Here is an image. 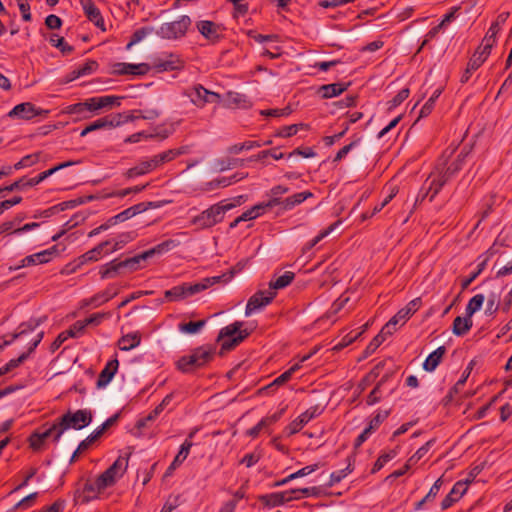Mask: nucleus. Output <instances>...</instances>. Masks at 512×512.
Instances as JSON below:
<instances>
[{
    "mask_svg": "<svg viewBox=\"0 0 512 512\" xmlns=\"http://www.w3.org/2000/svg\"><path fill=\"white\" fill-rule=\"evenodd\" d=\"M241 199H243V196H239L237 198V203H226L225 201H221L217 204H214L208 209L202 211L199 215L193 217L191 223L198 229L211 228L222 222L225 213L236 207L237 204H240Z\"/></svg>",
    "mask_w": 512,
    "mask_h": 512,
    "instance_id": "f257e3e1",
    "label": "nucleus"
},
{
    "mask_svg": "<svg viewBox=\"0 0 512 512\" xmlns=\"http://www.w3.org/2000/svg\"><path fill=\"white\" fill-rule=\"evenodd\" d=\"M192 26V19L188 15H181L174 21L163 23L156 31V35L164 40H180L184 38Z\"/></svg>",
    "mask_w": 512,
    "mask_h": 512,
    "instance_id": "f03ea898",
    "label": "nucleus"
},
{
    "mask_svg": "<svg viewBox=\"0 0 512 512\" xmlns=\"http://www.w3.org/2000/svg\"><path fill=\"white\" fill-rule=\"evenodd\" d=\"M242 326V322L236 321L220 330L217 341L221 342V355L234 349L249 336L247 330H241Z\"/></svg>",
    "mask_w": 512,
    "mask_h": 512,
    "instance_id": "7ed1b4c3",
    "label": "nucleus"
},
{
    "mask_svg": "<svg viewBox=\"0 0 512 512\" xmlns=\"http://www.w3.org/2000/svg\"><path fill=\"white\" fill-rule=\"evenodd\" d=\"M57 420L59 421L60 429L55 434V442H58L62 434L69 428L80 430L88 426L92 422V413L91 411L86 409H80L74 413L68 411L66 414H64Z\"/></svg>",
    "mask_w": 512,
    "mask_h": 512,
    "instance_id": "20e7f679",
    "label": "nucleus"
},
{
    "mask_svg": "<svg viewBox=\"0 0 512 512\" xmlns=\"http://www.w3.org/2000/svg\"><path fill=\"white\" fill-rule=\"evenodd\" d=\"M185 94L197 107H203L207 103H219L221 99L218 93L210 91L200 84L187 89Z\"/></svg>",
    "mask_w": 512,
    "mask_h": 512,
    "instance_id": "39448f33",
    "label": "nucleus"
},
{
    "mask_svg": "<svg viewBox=\"0 0 512 512\" xmlns=\"http://www.w3.org/2000/svg\"><path fill=\"white\" fill-rule=\"evenodd\" d=\"M49 113V110L38 108L31 102H23L14 106V108L8 113V117L31 120L36 116L46 118Z\"/></svg>",
    "mask_w": 512,
    "mask_h": 512,
    "instance_id": "423d86ee",
    "label": "nucleus"
},
{
    "mask_svg": "<svg viewBox=\"0 0 512 512\" xmlns=\"http://www.w3.org/2000/svg\"><path fill=\"white\" fill-rule=\"evenodd\" d=\"M201 288L202 287L197 286L196 283H183L166 290L164 295L168 301H181L201 292Z\"/></svg>",
    "mask_w": 512,
    "mask_h": 512,
    "instance_id": "0eeeda50",
    "label": "nucleus"
},
{
    "mask_svg": "<svg viewBox=\"0 0 512 512\" xmlns=\"http://www.w3.org/2000/svg\"><path fill=\"white\" fill-rule=\"evenodd\" d=\"M184 65V60L178 54L169 53L165 58H156L152 68L155 72L161 73L165 71L182 70Z\"/></svg>",
    "mask_w": 512,
    "mask_h": 512,
    "instance_id": "6e6552de",
    "label": "nucleus"
},
{
    "mask_svg": "<svg viewBox=\"0 0 512 512\" xmlns=\"http://www.w3.org/2000/svg\"><path fill=\"white\" fill-rule=\"evenodd\" d=\"M276 296L274 291H258L253 294L246 305L245 315L249 316L254 311L259 310L268 305Z\"/></svg>",
    "mask_w": 512,
    "mask_h": 512,
    "instance_id": "1a4fd4ad",
    "label": "nucleus"
},
{
    "mask_svg": "<svg viewBox=\"0 0 512 512\" xmlns=\"http://www.w3.org/2000/svg\"><path fill=\"white\" fill-rule=\"evenodd\" d=\"M198 32L208 41L217 43L222 38L223 27L210 20H201L196 23Z\"/></svg>",
    "mask_w": 512,
    "mask_h": 512,
    "instance_id": "9d476101",
    "label": "nucleus"
},
{
    "mask_svg": "<svg viewBox=\"0 0 512 512\" xmlns=\"http://www.w3.org/2000/svg\"><path fill=\"white\" fill-rule=\"evenodd\" d=\"M320 414L321 410L318 406L310 407L287 426L288 434L293 435L298 433L309 421L318 417Z\"/></svg>",
    "mask_w": 512,
    "mask_h": 512,
    "instance_id": "9b49d317",
    "label": "nucleus"
},
{
    "mask_svg": "<svg viewBox=\"0 0 512 512\" xmlns=\"http://www.w3.org/2000/svg\"><path fill=\"white\" fill-rule=\"evenodd\" d=\"M44 336V332H39L35 339L30 342L29 348L27 352L22 353L17 359H11L8 363H6L3 367L0 368V377L7 374L14 368L18 367L21 363H23L28 356L36 349L39 343L42 341Z\"/></svg>",
    "mask_w": 512,
    "mask_h": 512,
    "instance_id": "f8f14e48",
    "label": "nucleus"
},
{
    "mask_svg": "<svg viewBox=\"0 0 512 512\" xmlns=\"http://www.w3.org/2000/svg\"><path fill=\"white\" fill-rule=\"evenodd\" d=\"M440 165L441 164H437L435 171L426 179L428 180L426 187L430 193V201L434 199L442 187L449 181V179L443 174V169L440 168Z\"/></svg>",
    "mask_w": 512,
    "mask_h": 512,
    "instance_id": "ddd939ff",
    "label": "nucleus"
},
{
    "mask_svg": "<svg viewBox=\"0 0 512 512\" xmlns=\"http://www.w3.org/2000/svg\"><path fill=\"white\" fill-rule=\"evenodd\" d=\"M121 117L120 116H114V114L106 115L102 118H99L92 123H90L88 126H86L80 133L81 137L86 136L88 133L105 129V128H113L120 125Z\"/></svg>",
    "mask_w": 512,
    "mask_h": 512,
    "instance_id": "4468645a",
    "label": "nucleus"
},
{
    "mask_svg": "<svg viewBox=\"0 0 512 512\" xmlns=\"http://www.w3.org/2000/svg\"><path fill=\"white\" fill-rule=\"evenodd\" d=\"M469 154V150L464 147L460 153L457 155L456 159L447 165L446 160L440 159L437 164H441L440 168L443 169V174L450 180L456 173H458L466 160V157Z\"/></svg>",
    "mask_w": 512,
    "mask_h": 512,
    "instance_id": "2eb2a0df",
    "label": "nucleus"
},
{
    "mask_svg": "<svg viewBox=\"0 0 512 512\" xmlns=\"http://www.w3.org/2000/svg\"><path fill=\"white\" fill-rule=\"evenodd\" d=\"M58 253L57 246L54 245L49 249L43 250L41 252L26 256L22 261L21 265L17 266L15 269H19L26 266L36 265V264H44L48 263L54 255Z\"/></svg>",
    "mask_w": 512,
    "mask_h": 512,
    "instance_id": "dca6fc26",
    "label": "nucleus"
},
{
    "mask_svg": "<svg viewBox=\"0 0 512 512\" xmlns=\"http://www.w3.org/2000/svg\"><path fill=\"white\" fill-rule=\"evenodd\" d=\"M299 499H301V496L300 495L293 496L292 493L290 492V490L261 495L259 497V500L265 506H280V505H283L284 503L290 502L292 500H299Z\"/></svg>",
    "mask_w": 512,
    "mask_h": 512,
    "instance_id": "f3484780",
    "label": "nucleus"
},
{
    "mask_svg": "<svg viewBox=\"0 0 512 512\" xmlns=\"http://www.w3.org/2000/svg\"><path fill=\"white\" fill-rule=\"evenodd\" d=\"M158 207H160V204H158L157 202H141V203L133 205V206L123 210L122 212L118 213L117 215H115V220L118 223H121V222H124V221L136 216L137 214H140L150 208H158Z\"/></svg>",
    "mask_w": 512,
    "mask_h": 512,
    "instance_id": "a211bd4d",
    "label": "nucleus"
},
{
    "mask_svg": "<svg viewBox=\"0 0 512 512\" xmlns=\"http://www.w3.org/2000/svg\"><path fill=\"white\" fill-rule=\"evenodd\" d=\"M122 96L106 95L88 99V111H96L106 107L120 106Z\"/></svg>",
    "mask_w": 512,
    "mask_h": 512,
    "instance_id": "6ab92c4d",
    "label": "nucleus"
},
{
    "mask_svg": "<svg viewBox=\"0 0 512 512\" xmlns=\"http://www.w3.org/2000/svg\"><path fill=\"white\" fill-rule=\"evenodd\" d=\"M469 483L470 480L456 482L448 495L442 500L441 508L443 510L448 509L457 502L465 494Z\"/></svg>",
    "mask_w": 512,
    "mask_h": 512,
    "instance_id": "aec40b11",
    "label": "nucleus"
},
{
    "mask_svg": "<svg viewBox=\"0 0 512 512\" xmlns=\"http://www.w3.org/2000/svg\"><path fill=\"white\" fill-rule=\"evenodd\" d=\"M85 15L102 31H105V25L100 10L96 7L92 0H79Z\"/></svg>",
    "mask_w": 512,
    "mask_h": 512,
    "instance_id": "412c9836",
    "label": "nucleus"
},
{
    "mask_svg": "<svg viewBox=\"0 0 512 512\" xmlns=\"http://www.w3.org/2000/svg\"><path fill=\"white\" fill-rule=\"evenodd\" d=\"M111 244H112V241H110V240L101 242L100 244H98L97 246L92 248L91 250H89L86 253L79 256L76 260V262H77L76 266L79 267L88 262H95V261L99 260L101 258V256L103 255V253L104 252L106 253L105 248L107 246H110Z\"/></svg>",
    "mask_w": 512,
    "mask_h": 512,
    "instance_id": "4be33fe9",
    "label": "nucleus"
},
{
    "mask_svg": "<svg viewBox=\"0 0 512 512\" xmlns=\"http://www.w3.org/2000/svg\"><path fill=\"white\" fill-rule=\"evenodd\" d=\"M487 58L488 56H484V54H482V50L477 48L473 56L470 58L467 64V68L465 69L464 73L461 76V83L468 82L472 73L476 71L478 68H480Z\"/></svg>",
    "mask_w": 512,
    "mask_h": 512,
    "instance_id": "5701e85b",
    "label": "nucleus"
},
{
    "mask_svg": "<svg viewBox=\"0 0 512 512\" xmlns=\"http://www.w3.org/2000/svg\"><path fill=\"white\" fill-rule=\"evenodd\" d=\"M119 367V361L117 358H114L107 362L103 370L100 372L99 377L97 379V387L104 388L106 387L114 375L116 374Z\"/></svg>",
    "mask_w": 512,
    "mask_h": 512,
    "instance_id": "b1692460",
    "label": "nucleus"
},
{
    "mask_svg": "<svg viewBox=\"0 0 512 512\" xmlns=\"http://www.w3.org/2000/svg\"><path fill=\"white\" fill-rule=\"evenodd\" d=\"M311 197H313V194L310 191L299 192L285 199H281V197H279L278 206H281L282 210H291Z\"/></svg>",
    "mask_w": 512,
    "mask_h": 512,
    "instance_id": "393cba45",
    "label": "nucleus"
},
{
    "mask_svg": "<svg viewBox=\"0 0 512 512\" xmlns=\"http://www.w3.org/2000/svg\"><path fill=\"white\" fill-rule=\"evenodd\" d=\"M130 454L131 453L127 454L125 457L119 456L115 462L103 473L106 475L108 474V476H113V479L116 482V480L122 477L127 470Z\"/></svg>",
    "mask_w": 512,
    "mask_h": 512,
    "instance_id": "a878e982",
    "label": "nucleus"
},
{
    "mask_svg": "<svg viewBox=\"0 0 512 512\" xmlns=\"http://www.w3.org/2000/svg\"><path fill=\"white\" fill-rule=\"evenodd\" d=\"M178 245H179V242L177 240L168 239V240H165V241L161 242L160 244L154 246L153 248L142 252V257H146L147 259H149L155 255L164 254V253L174 249Z\"/></svg>",
    "mask_w": 512,
    "mask_h": 512,
    "instance_id": "bb28decb",
    "label": "nucleus"
},
{
    "mask_svg": "<svg viewBox=\"0 0 512 512\" xmlns=\"http://www.w3.org/2000/svg\"><path fill=\"white\" fill-rule=\"evenodd\" d=\"M227 106L230 108L248 109L252 106V102L245 94L238 92H228Z\"/></svg>",
    "mask_w": 512,
    "mask_h": 512,
    "instance_id": "cd10ccee",
    "label": "nucleus"
},
{
    "mask_svg": "<svg viewBox=\"0 0 512 512\" xmlns=\"http://www.w3.org/2000/svg\"><path fill=\"white\" fill-rule=\"evenodd\" d=\"M177 368L184 373H189L195 369L201 368L194 350L191 351V354L182 356L177 361Z\"/></svg>",
    "mask_w": 512,
    "mask_h": 512,
    "instance_id": "c85d7f7f",
    "label": "nucleus"
},
{
    "mask_svg": "<svg viewBox=\"0 0 512 512\" xmlns=\"http://www.w3.org/2000/svg\"><path fill=\"white\" fill-rule=\"evenodd\" d=\"M76 163L77 162H74V161H67V162L60 163L59 165H56V166H54L51 169H48V170H46L44 172H41L36 177L28 179L29 182H27L26 184L29 185L30 187L38 185L39 183L44 181L46 178H48L49 176L53 175L55 172H57V171H59L61 169H64L66 167H70V166H72V165H74Z\"/></svg>",
    "mask_w": 512,
    "mask_h": 512,
    "instance_id": "c756f323",
    "label": "nucleus"
},
{
    "mask_svg": "<svg viewBox=\"0 0 512 512\" xmlns=\"http://www.w3.org/2000/svg\"><path fill=\"white\" fill-rule=\"evenodd\" d=\"M318 468H319V464H312V465L305 466V467L299 469L298 471L288 475L286 478L274 482L272 484V487L283 486V485L289 483L290 481H292L294 479L301 478V477H304V476H307V475L313 473Z\"/></svg>",
    "mask_w": 512,
    "mask_h": 512,
    "instance_id": "7c9ffc66",
    "label": "nucleus"
},
{
    "mask_svg": "<svg viewBox=\"0 0 512 512\" xmlns=\"http://www.w3.org/2000/svg\"><path fill=\"white\" fill-rule=\"evenodd\" d=\"M421 300L420 298H415L410 301L404 308L400 309L393 318L399 323L402 321V324L408 320L420 307Z\"/></svg>",
    "mask_w": 512,
    "mask_h": 512,
    "instance_id": "2f4dec72",
    "label": "nucleus"
},
{
    "mask_svg": "<svg viewBox=\"0 0 512 512\" xmlns=\"http://www.w3.org/2000/svg\"><path fill=\"white\" fill-rule=\"evenodd\" d=\"M473 326L472 318L465 315V317L457 316L452 325V332L456 336H464Z\"/></svg>",
    "mask_w": 512,
    "mask_h": 512,
    "instance_id": "473e14b6",
    "label": "nucleus"
},
{
    "mask_svg": "<svg viewBox=\"0 0 512 512\" xmlns=\"http://www.w3.org/2000/svg\"><path fill=\"white\" fill-rule=\"evenodd\" d=\"M350 83H332L326 84L319 88V93H321L322 98L328 99L332 97H336L347 90Z\"/></svg>",
    "mask_w": 512,
    "mask_h": 512,
    "instance_id": "72a5a7b5",
    "label": "nucleus"
},
{
    "mask_svg": "<svg viewBox=\"0 0 512 512\" xmlns=\"http://www.w3.org/2000/svg\"><path fill=\"white\" fill-rule=\"evenodd\" d=\"M445 352L446 348L444 346L438 347L426 358V360L423 363V369L427 372L434 371L441 362V359L444 356Z\"/></svg>",
    "mask_w": 512,
    "mask_h": 512,
    "instance_id": "f704fd0d",
    "label": "nucleus"
},
{
    "mask_svg": "<svg viewBox=\"0 0 512 512\" xmlns=\"http://www.w3.org/2000/svg\"><path fill=\"white\" fill-rule=\"evenodd\" d=\"M102 491L98 488L96 480L94 482L87 481L84 484L82 492L79 494V498L82 503H88L96 498Z\"/></svg>",
    "mask_w": 512,
    "mask_h": 512,
    "instance_id": "c9c22d12",
    "label": "nucleus"
},
{
    "mask_svg": "<svg viewBox=\"0 0 512 512\" xmlns=\"http://www.w3.org/2000/svg\"><path fill=\"white\" fill-rule=\"evenodd\" d=\"M201 367L213 360L215 348L211 345H203L193 349Z\"/></svg>",
    "mask_w": 512,
    "mask_h": 512,
    "instance_id": "e433bc0d",
    "label": "nucleus"
},
{
    "mask_svg": "<svg viewBox=\"0 0 512 512\" xmlns=\"http://www.w3.org/2000/svg\"><path fill=\"white\" fill-rule=\"evenodd\" d=\"M45 319H46V317L38 318V319H30L27 322L21 323L18 327V331L16 333H14L9 340H12V342H13L15 339L20 338L21 336H23L29 332L34 331L41 323H43V321Z\"/></svg>",
    "mask_w": 512,
    "mask_h": 512,
    "instance_id": "4c0bfd02",
    "label": "nucleus"
},
{
    "mask_svg": "<svg viewBox=\"0 0 512 512\" xmlns=\"http://www.w3.org/2000/svg\"><path fill=\"white\" fill-rule=\"evenodd\" d=\"M141 335L138 332L129 333L122 336L118 341V346L123 351H129L140 345Z\"/></svg>",
    "mask_w": 512,
    "mask_h": 512,
    "instance_id": "58836bf2",
    "label": "nucleus"
},
{
    "mask_svg": "<svg viewBox=\"0 0 512 512\" xmlns=\"http://www.w3.org/2000/svg\"><path fill=\"white\" fill-rule=\"evenodd\" d=\"M119 260L115 259L103 265L100 268V275L102 279L114 278L119 274L124 273L123 268L119 265Z\"/></svg>",
    "mask_w": 512,
    "mask_h": 512,
    "instance_id": "ea45409f",
    "label": "nucleus"
},
{
    "mask_svg": "<svg viewBox=\"0 0 512 512\" xmlns=\"http://www.w3.org/2000/svg\"><path fill=\"white\" fill-rule=\"evenodd\" d=\"M387 361L379 362L359 383L361 391L365 390L367 386L371 385L380 375L381 370L385 367Z\"/></svg>",
    "mask_w": 512,
    "mask_h": 512,
    "instance_id": "a19ab883",
    "label": "nucleus"
},
{
    "mask_svg": "<svg viewBox=\"0 0 512 512\" xmlns=\"http://www.w3.org/2000/svg\"><path fill=\"white\" fill-rule=\"evenodd\" d=\"M233 275H234V270H231L229 272V274L224 273V274L219 275V276H213V277L204 278V279H202L200 282H198L196 284H197V286L202 287L201 288V292H202L205 289L209 288L210 286H212V285H214L216 283L229 281L233 277Z\"/></svg>",
    "mask_w": 512,
    "mask_h": 512,
    "instance_id": "79ce46f5",
    "label": "nucleus"
},
{
    "mask_svg": "<svg viewBox=\"0 0 512 512\" xmlns=\"http://www.w3.org/2000/svg\"><path fill=\"white\" fill-rule=\"evenodd\" d=\"M137 234L135 231H129L126 233L120 234L114 241L110 250H106V253L115 252L119 249H122L126 244L133 241L136 238Z\"/></svg>",
    "mask_w": 512,
    "mask_h": 512,
    "instance_id": "37998d69",
    "label": "nucleus"
},
{
    "mask_svg": "<svg viewBox=\"0 0 512 512\" xmlns=\"http://www.w3.org/2000/svg\"><path fill=\"white\" fill-rule=\"evenodd\" d=\"M295 275L293 272L286 271L284 274L276 278L275 280L270 281L269 283V291L283 289L287 287L294 279Z\"/></svg>",
    "mask_w": 512,
    "mask_h": 512,
    "instance_id": "c03bdc74",
    "label": "nucleus"
},
{
    "mask_svg": "<svg viewBox=\"0 0 512 512\" xmlns=\"http://www.w3.org/2000/svg\"><path fill=\"white\" fill-rule=\"evenodd\" d=\"M150 172H151V170L149 167V163H148L147 159H144V160H141L138 164H136L132 168L128 169L125 172V176L127 178L131 179V178H135L138 176L148 174Z\"/></svg>",
    "mask_w": 512,
    "mask_h": 512,
    "instance_id": "a18cd8bd",
    "label": "nucleus"
},
{
    "mask_svg": "<svg viewBox=\"0 0 512 512\" xmlns=\"http://www.w3.org/2000/svg\"><path fill=\"white\" fill-rule=\"evenodd\" d=\"M145 260H147V258L142 257V253H140L134 257L120 261L119 265L123 268L124 272H133L138 270L141 267L140 263Z\"/></svg>",
    "mask_w": 512,
    "mask_h": 512,
    "instance_id": "49530a36",
    "label": "nucleus"
},
{
    "mask_svg": "<svg viewBox=\"0 0 512 512\" xmlns=\"http://www.w3.org/2000/svg\"><path fill=\"white\" fill-rule=\"evenodd\" d=\"M154 32L153 27H142L140 29H137L132 34L130 41L126 45V49L130 50L132 46L142 41L146 36Z\"/></svg>",
    "mask_w": 512,
    "mask_h": 512,
    "instance_id": "de8ad7c7",
    "label": "nucleus"
},
{
    "mask_svg": "<svg viewBox=\"0 0 512 512\" xmlns=\"http://www.w3.org/2000/svg\"><path fill=\"white\" fill-rule=\"evenodd\" d=\"M339 224H340V221L334 222L328 228L321 231L316 237H314L311 241H309L303 247V252L309 251L314 246H316L322 239H324L326 236H328Z\"/></svg>",
    "mask_w": 512,
    "mask_h": 512,
    "instance_id": "09e8293b",
    "label": "nucleus"
},
{
    "mask_svg": "<svg viewBox=\"0 0 512 512\" xmlns=\"http://www.w3.org/2000/svg\"><path fill=\"white\" fill-rule=\"evenodd\" d=\"M193 446V442L189 439H185L183 444L180 447L179 452L175 456L174 460L172 461V466H180L187 456L189 455L190 449Z\"/></svg>",
    "mask_w": 512,
    "mask_h": 512,
    "instance_id": "8fccbe9b",
    "label": "nucleus"
},
{
    "mask_svg": "<svg viewBox=\"0 0 512 512\" xmlns=\"http://www.w3.org/2000/svg\"><path fill=\"white\" fill-rule=\"evenodd\" d=\"M484 300L485 298L483 294H477L473 296L466 306V315L471 318L474 313L480 310Z\"/></svg>",
    "mask_w": 512,
    "mask_h": 512,
    "instance_id": "3c124183",
    "label": "nucleus"
},
{
    "mask_svg": "<svg viewBox=\"0 0 512 512\" xmlns=\"http://www.w3.org/2000/svg\"><path fill=\"white\" fill-rule=\"evenodd\" d=\"M246 175H241L238 177V174H234L231 177H220L217 179H214L209 183V186L211 189L218 188V187H227L243 178H245Z\"/></svg>",
    "mask_w": 512,
    "mask_h": 512,
    "instance_id": "603ef678",
    "label": "nucleus"
},
{
    "mask_svg": "<svg viewBox=\"0 0 512 512\" xmlns=\"http://www.w3.org/2000/svg\"><path fill=\"white\" fill-rule=\"evenodd\" d=\"M278 204H279V197H274V198H271L269 201L259 203L250 209L253 213L254 218L256 219L257 217L261 216L265 212L266 209L278 206Z\"/></svg>",
    "mask_w": 512,
    "mask_h": 512,
    "instance_id": "864d4df0",
    "label": "nucleus"
},
{
    "mask_svg": "<svg viewBox=\"0 0 512 512\" xmlns=\"http://www.w3.org/2000/svg\"><path fill=\"white\" fill-rule=\"evenodd\" d=\"M262 144L258 141H245L244 143L234 144L228 147L227 152L229 154H239L244 150H251L253 148L261 147Z\"/></svg>",
    "mask_w": 512,
    "mask_h": 512,
    "instance_id": "5fc2aeb1",
    "label": "nucleus"
},
{
    "mask_svg": "<svg viewBox=\"0 0 512 512\" xmlns=\"http://www.w3.org/2000/svg\"><path fill=\"white\" fill-rule=\"evenodd\" d=\"M117 294H118L117 290L111 291V289L108 288L105 291L94 295L90 299V303L94 304L95 306H98V305H100L102 303H105V302L109 301L110 299L115 297Z\"/></svg>",
    "mask_w": 512,
    "mask_h": 512,
    "instance_id": "6e6d98bb",
    "label": "nucleus"
},
{
    "mask_svg": "<svg viewBox=\"0 0 512 512\" xmlns=\"http://www.w3.org/2000/svg\"><path fill=\"white\" fill-rule=\"evenodd\" d=\"M50 43L57 47L63 54H70L74 49L68 43L65 42L63 37H59L57 34H52L49 39Z\"/></svg>",
    "mask_w": 512,
    "mask_h": 512,
    "instance_id": "4d7b16f0",
    "label": "nucleus"
},
{
    "mask_svg": "<svg viewBox=\"0 0 512 512\" xmlns=\"http://www.w3.org/2000/svg\"><path fill=\"white\" fill-rule=\"evenodd\" d=\"M442 89L438 88L436 89L431 97L427 100V102L423 105V107L420 110V117H426L428 116L431 111L433 110L434 104L438 97L441 95Z\"/></svg>",
    "mask_w": 512,
    "mask_h": 512,
    "instance_id": "13d9d810",
    "label": "nucleus"
},
{
    "mask_svg": "<svg viewBox=\"0 0 512 512\" xmlns=\"http://www.w3.org/2000/svg\"><path fill=\"white\" fill-rule=\"evenodd\" d=\"M206 324V320H199L196 322L190 321L179 325V330L183 333L194 334L197 333Z\"/></svg>",
    "mask_w": 512,
    "mask_h": 512,
    "instance_id": "bf43d9fd",
    "label": "nucleus"
},
{
    "mask_svg": "<svg viewBox=\"0 0 512 512\" xmlns=\"http://www.w3.org/2000/svg\"><path fill=\"white\" fill-rule=\"evenodd\" d=\"M396 456V451L395 450H390L389 452H385V453H382L378 459L376 460V462L374 463L373 465V468H372V473H376L378 472L379 470H381L384 465L389 462L390 460H392L394 457Z\"/></svg>",
    "mask_w": 512,
    "mask_h": 512,
    "instance_id": "052dcab7",
    "label": "nucleus"
},
{
    "mask_svg": "<svg viewBox=\"0 0 512 512\" xmlns=\"http://www.w3.org/2000/svg\"><path fill=\"white\" fill-rule=\"evenodd\" d=\"M243 163H244L243 159L228 158L226 160L225 159L217 160L215 166L219 171H225L232 167L242 166Z\"/></svg>",
    "mask_w": 512,
    "mask_h": 512,
    "instance_id": "680f3d73",
    "label": "nucleus"
},
{
    "mask_svg": "<svg viewBox=\"0 0 512 512\" xmlns=\"http://www.w3.org/2000/svg\"><path fill=\"white\" fill-rule=\"evenodd\" d=\"M487 265V259H484L482 262H480L477 266V269L470 274L469 277L465 278L461 282V289L465 290L467 289L470 284L481 274V272L485 269Z\"/></svg>",
    "mask_w": 512,
    "mask_h": 512,
    "instance_id": "e2e57ef3",
    "label": "nucleus"
},
{
    "mask_svg": "<svg viewBox=\"0 0 512 512\" xmlns=\"http://www.w3.org/2000/svg\"><path fill=\"white\" fill-rule=\"evenodd\" d=\"M434 443V440L427 441L423 446H421L409 459L408 461L415 465L420 459H422L429 449L431 448L432 444Z\"/></svg>",
    "mask_w": 512,
    "mask_h": 512,
    "instance_id": "0e129e2a",
    "label": "nucleus"
},
{
    "mask_svg": "<svg viewBox=\"0 0 512 512\" xmlns=\"http://www.w3.org/2000/svg\"><path fill=\"white\" fill-rule=\"evenodd\" d=\"M495 43H496V36H492V35L486 33L485 37L482 40V43L480 44V46L478 48L480 50H482V54H484V56H489Z\"/></svg>",
    "mask_w": 512,
    "mask_h": 512,
    "instance_id": "69168bd1",
    "label": "nucleus"
},
{
    "mask_svg": "<svg viewBox=\"0 0 512 512\" xmlns=\"http://www.w3.org/2000/svg\"><path fill=\"white\" fill-rule=\"evenodd\" d=\"M134 113H137V117H141L144 120H154L161 115V111L157 108L137 109L134 110Z\"/></svg>",
    "mask_w": 512,
    "mask_h": 512,
    "instance_id": "338daca9",
    "label": "nucleus"
},
{
    "mask_svg": "<svg viewBox=\"0 0 512 512\" xmlns=\"http://www.w3.org/2000/svg\"><path fill=\"white\" fill-rule=\"evenodd\" d=\"M85 331L84 324L82 320L76 321L73 325L70 326V328L66 331H64V334L67 338L73 337L77 338L81 336Z\"/></svg>",
    "mask_w": 512,
    "mask_h": 512,
    "instance_id": "774afa93",
    "label": "nucleus"
}]
</instances>
